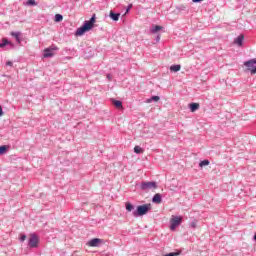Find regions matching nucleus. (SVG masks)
Wrapping results in <instances>:
<instances>
[{
  "label": "nucleus",
  "instance_id": "f03ea898",
  "mask_svg": "<svg viewBox=\"0 0 256 256\" xmlns=\"http://www.w3.org/2000/svg\"><path fill=\"white\" fill-rule=\"evenodd\" d=\"M151 211V204H144L137 206L136 210L133 212V217H143Z\"/></svg>",
  "mask_w": 256,
  "mask_h": 256
},
{
  "label": "nucleus",
  "instance_id": "a878e982",
  "mask_svg": "<svg viewBox=\"0 0 256 256\" xmlns=\"http://www.w3.org/2000/svg\"><path fill=\"white\" fill-rule=\"evenodd\" d=\"M190 227H191V229H197V221H192L191 223H190Z\"/></svg>",
  "mask_w": 256,
  "mask_h": 256
},
{
  "label": "nucleus",
  "instance_id": "cd10ccee",
  "mask_svg": "<svg viewBox=\"0 0 256 256\" xmlns=\"http://www.w3.org/2000/svg\"><path fill=\"white\" fill-rule=\"evenodd\" d=\"M25 239H27V235L22 234V235L20 236V241H21V243H23V241H25Z\"/></svg>",
  "mask_w": 256,
  "mask_h": 256
},
{
  "label": "nucleus",
  "instance_id": "2f4dec72",
  "mask_svg": "<svg viewBox=\"0 0 256 256\" xmlns=\"http://www.w3.org/2000/svg\"><path fill=\"white\" fill-rule=\"evenodd\" d=\"M203 0H192L193 3H201Z\"/></svg>",
  "mask_w": 256,
  "mask_h": 256
},
{
  "label": "nucleus",
  "instance_id": "2eb2a0df",
  "mask_svg": "<svg viewBox=\"0 0 256 256\" xmlns=\"http://www.w3.org/2000/svg\"><path fill=\"white\" fill-rule=\"evenodd\" d=\"M24 7H35L37 6V3L35 0H28L26 2H23Z\"/></svg>",
  "mask_w": 256,
  "mask_h": 256
},
{
  "label": "nucleus",
  "instance_id": "4be33fe9",
  "mask_svg": "<svg viewBox=\"0 0 256 256\" xmlns=\"http://www.w3.org/2000/svg\"><path fill=\"white\" fill-rule=\"evenodd\" d=\"M134 153H136V155H141V153H143V148H141L140 146H135Z\"/></svg>",
  "mask_w": 256,
  "mask_h": 256
},
{
  "label": "nucleus",
  "instance_id": "f704fd0d",
  "mask_svg": "<svg viewBox=\"0 0 256 256\" xmlns=\"http://www.w3.org/2000/svg\"><path fill=\"white\" fill-rule=\"evenodd\" d=\"M181 9L183 10V9H185V7H183V6H182V8H181Z\"/></svg>",
  "mask_w": 256,
  "mask_h": 256
},
{
  "label": "nucleus",
  "instance_id": "1a4fd4ad",
  "mask_svg": "<svg viewBox=\"0 0 256 256\" xmlns=\"http://www.w3.org/2000/svg\"><path fill=\"white\" fill-rule=\"evenodd\" d=\"M101 241H103V240H101L99 238H93L87 242V245L89 247H99V243H101Z\"/></svg>",
  "mask_w": 256,
  "mask_h": 256
},
{
  "label": "nucleus",
  "instance_id": "4468645a",
  "mask_svg": "<svg viewBox=\"0 0 256 256\" xmlns=\"http://www.w3.org/2000/svg\"><path fill=\"white\" fill-rule=\"evenodd\" d=\"M189 109L192 113H195L199 109V103L192 102L189 104Z\"/></svg>",
  "mask_w": 256,
  "mask_h": 256
},
{
  "label": "nucleus",
  "instance_id": "dca6fc26",
  "mask_svg": "<svg viewBox=\"0 0 256 256\" xmlns=\"http://www.w3.org/2000/svg\"><path fill=\"white\" fill-rule=\"evenodd\" d=\"M112 103L117 109H121V107H123V102H121L120 100L112 99Z\"/></svg>",
  "mask_w": 256,
  "mask_h": 256
},
{
  "label": "nucleus",
  "instance_id": "7ed1b4c3",
  "mask_svg": "<svg viewBox=\"0 0 256 256\" xmlns=\"http://www.w3.org/2000/svg\"><path fill=\"white\" fill-rule=\"evenodd\" d=\"M54 51H59V47H57L56 45H51L50 47L44 49V52H43L44 59H49L51 57H54L55 56Z\"/></svg>",
  "mask_w": 256,
  "mask_h": 256
},
{
  "label": "nucleus",
  "instance_id": "c756f323",
  "mask_svg": "<svg viewBox=\"0 0 256 256\" xmlns=\"http://www.w3.org/2000/svg\"><path fill=\"white\" fill-rule=\"evenodd\" d=\"M159 41H161V35L156 36V43H159Z\"/></svg>",
  "mask_w": 256,
  "mask_h": 256
},
{
  "label": "nucleus",
  "instance_id": "412c9836",
  "mask_svg": "<svg viewBox=\"0 0 256 256\" xmlns=\"http://www.w3.org/2000/svg\"><path fill=\"white\" fill-rule=\"evenodd\" d=\"M54 21H55L56 23H61V21H63V15H61V14H56V15L54 16Z\"/></svg>",
  "mask_w": 256,
  "mask_h": 256
},
{
  "label": "nucleus",
  "instance_id": "423d86ee",
  "mask_svg": "<svg viewBox=\"0 0 256 256\" xmlns=\"http://www.w3.org/2000/svg\"><path fill=\"white\" fill-rule=\"evenodd\" d=\"M28 247H30V249L39 247V236H37V234L33 233L30 235L28 240Z\"/></svg>",
  "mask_w": 256,
  "mask_h": 256
},
{
  "label": "nucleus",
  "instance_id": "b1692460",
  "mask_svg": "<svg viewBox=\"0 0 256 256\" xmlns=\"http://www.w3.org/2000/svg\"><path fill=\"white\" fill-rule=\"evenodd\" d=\"M209 160L205 159V160H202L200 161L199 163V167H207V165H209Z\"/></svg>",
  "mask_w": 256,
  "mask_h": 256
},
{
  "label": "nucleus",
  "instance_id": "473e14b6",
  "mask_svg": "<svg viewBox=\"0 0 256 256\" xmlns=\"http://www.w3.org/2000/svg\"><path fill=\"white\" fill-rule=\"evenodd\" d=\"M107 79L109 80V81H111V74H107Z\"/></svg>",
  "mask_w": 256,
  "mask_h": 256
},
{
  "label": "nucleus",
  "instance_id": "6ab92c4d",
  "mask_svg": "<svg viewBox=\"0 0 256 256\" xmlns=\"http://www.w3.org/2000/svg\"><path fill=\"white\" fill-rule=\"evenodd\" d=\"M161 29H163V27L159 26V25H155L151 28V33H159V31H161Z\"/></svg>",
  "mask_w": 256,
  "mask_h": 256
},
{
  "label": "nucleus",
  "instance_id": "393cba45",
  "mask_svg": "<svg viewBox=\"0 0 256 256\" xmlns=\"http://www.w3.org/2000/svg\"><path fill=\"white\" fill-rule=\"evenodd\" d=\"M179 255H181V252H170L164 256H179Z\"/></svg>",
  "mask_w": 256,
  "mask_h": 256
},
{
  "label": "nucleus",
  "instance_id": "f257e3e1",
  "mask_svg": "<svg viewBox=\"0 0 256 256\" xmlns=\"http://www.w3.org/2000/svg\"><path fill=\"white\" fill-rule=\"evenodd\" d=\"M95 19V14H93L89 21H84L83 25L76 30L75 36L82 37V35H85L87 32L91 31L95 25Z\"/></svg>",
  "mask_w": 256,
  "mask_h": 256
},
{
  "label": "nucleus",
  "instance_id": "9d476101",
  "mask_svg": "<svg viewBox=\"0 0 256 256\" xmlns=\"http://www.w3.org/2000/svg\"><path fill=\"white\" fill-rule=\"evenodd\" d=\"M245 39V36L243 34H240L235 40L234 43L238 45V47H243V41Z\"/></svg>",
  "mask_w": 256,
  "mask_h": 256
},
{
  "label": "nucleus",
  "instance_id": "c85d7f7f",
  "mask_svg": "<svg viewBox=\"0 0 256 256\" xmlns=\"http://www.w3.org/2000/svg\"><path fill=\"white\" fill-rule=\"evenodd\" d=\"M6 65H7L8 67H13V62L7 61V62H6Z\"/></svg>",
  "mask_w": 256,
  "mask_h": 256
},
{
  "label": "nucleus",
  "instance_id": "72a5a7b5",
  "mask_svg": "<svg viewBox=\"0 0 256 256\" xmlns=\"http://www.w3.org/2000/svg\"><path fill=\"white\" fill-rule=\"evenodd\" d=\"M254 241L256 242V233L254 234V237H253Z\"/></svg>",
  "mask_w": 256,
  "mask_h": 256
},
{
  "label": "nucleus",
  "instance_id": "7c9ffc66",
  "mask_svg": "<svg viewBox=\"0 0 256 256\" xmlns=\"http://www.w3.org/2000/svg\"><path fill=\"white\" fill-rule=\"evenodd\" d=\"M0 117H3V107L0 106Z\"/></svg>",
  "mask_w": 256,
  "mask_h": 256
},
{
  "label": "nucleus",
  "instance_id": "39448f33",
  "mask_svg": "<svg viewBox=\"0 0 256 256\" xmlns=\"http://www.w3.org/2000/svg\"><path fill=\"white\" fill-rule=\"evenodd\" d=\"M183 223V217L181 216H172L171 220H170V229L172 231H175V229H177V227H179V225Z\"/></svg>",
  "mask_w": 256,
  "mask_h": 256
},
{
  "label": "nucleus",
  "instance_id": "ddd939ff",
  "mask_svg": "<svg viewBox=\"0 0 256 256\" xmlns=\"http://www.w3.org/2000/svg\"><path fill=\"white\" fill-rule=\"evenodd\" d=\"M11 36L16 39L18 45H21V32H11Z\"/></svg>",
  "mask_w": 256,
  "mask_h": 256
},
{
  "label": "nucleus",
  "instance_id": "aec40b11",
  "mask_svg": "<svg viewBox=\"0 0 256 256\" xmlns=\"http://www.w3.org/2000/svg\"><path fill=\"white\" fill-rule=\"evenodd\" d=\"M160 97L159 96H152L149 99L146 100V103H153V101L155 103H157V101H159Z\"/></svg>",
  "mask_w": 256,
  "mask_h": 256
},
{
  "label": "nucleus",
  "instance_id": "f8f14e48",
  "mask_svg": "<svg viewBox=\"0 0 256 256\" xmlns=\"http://www.w3.org/2000/svg\"><path fill=\"white\" fill-rule=\"evenodd\" d=\"M162 201H163V197L161 196L160 193L155 194V195L153 196V198H152V203H157V204H159V203H161Z\"/></svg>",
  "mask_w": 256,
  "mask_h": 256
},
{
  "label": "nucleus",
  "instance_id": "5701e85b",
  "mask_svg": "<svg viewBox=\"0 0 256 256\" xmlns=\"http://www.w3.org/2000/svg\"><path fill=\"white\" fill-rule=\"evenodd\" d=\"M133 209H135V206H133V204H131V202H127L126 203V211H133Z\"/></svg>",
  "mask_w": 256,
  "mask_h": 256
},
{
  "label": "nucleus",
  "instance_id": "bb28decb",
  "mask_svg": "<svg viewBox=\"0 0 256 256\" xmlns=\"http://www.w3.org/2000/svg\"><path fill=\"white\" fill-rule=\"evenodd\" d=\"M133 8V4H129L126 8V13H129L131 9Z\"/></svg>",
  "mask_w": 256,
  "mask_h": 256
},
{
  "label": "nucleus",
  "instance_id": "9b49d317",
  "mask_svg": "<svg viewBox=\"0 0 256 256\" xmlns=\"http://www.w3.org/2000/svg\"><path fill=\"white\" fill-rule=\"evenodd\" d=\"M109 17L110 19H112V21H119V18L121 17V13H115L113 10H111Z\"/></svg>",
  "mask_w": 256,
  "mask_h": 256
},
{
  "label": "nucleus",
  "instance_id": "0eeeda50",
  "mask_svg": "<svg viewBox=\"0 0 256 256\" xmlns=\"http://www.w3.org/2000/svg\"><path fill=\"white\" fill-rule=\"evenodd\" d=\"M244 66L247 67L248 71H250L251 75L256 74V59H250L244 62Z\"/></svg>",
  "mask_w": 256,
  "mask_h": 256
},
{
  "label": "nucleus",
  "instance_id": "20e7f679",
  "mask_svg": "<svg viewBox=\"0 0 256 256\" xmlns=\"http://www.w3.org/2000/svg\"><path fill=\"white\" fill-rule=\"evenodd\" d=\"M0 48L5 49V51H11V49H15V44L7 38H2Z\"/></svg>",
  "mask_w": 256,
  "mask_h": 256
},
{
  "label": "nucleus",
  "instance_id": "6e6552de",
  "mask_svg": "<svg viewBox=\"0 0 256 256\" xmlns=\"http://www.w3.org/2000/svg\"><path fill=\"white\" fill-rule=\"evenodd\" d=\"M141 191H149L150 189H157V182L150 181V182H142L140 184Z\"/></svg>",
  "mask_w": 256,
  "mask_h": 256
},
{
  "label": "nucleus",
  "instance_id": "f3484780",
  "mask_svg": "<svg viewBox=\"0 0 256 256\" xmlns=\"http://www.w3.org/2000/svg\"><path fill=\"white\" fill-rule=\"evenodd\" d=\"M170 71L174 72V73H177L178 71H181V65L179 64H176V65H172L170 67Z\"/></svg>",
  "mask_w": 256,
  "mask_h": 256
},
{
  "label": "nucleus",
  "instance_id": "a211bd4d",
  "mask_svg": "<svg viewBox=\"0 0 256 256\" xmlns=\"http://www.w3.org/2000/svg\"><path fill=\"white\" fill-rule=\"evenodd\" d=\"M8 150H9V146L7 145L0 146V155H5Z\"/></svg>",
  "mask_w": 256,
  "mask_h": 256
}]
</instances>
